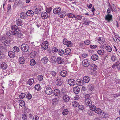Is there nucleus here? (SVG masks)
Masks as SVG:
<instances>
[{
	"label": "nucleus",
	"instance_id": "nucleus-38",
	"mask_svg": "<svg viewBox=\"0 0 120 120\" xmlns=\"http://www.w3.org/2000/svg\"><path fill=\"white\" fill-rule=\"evenodd\" d=\"M13 51L16 52H18L19 51V49L18 47L16 46H15L13 48Z\"/></svg>",
	"mask_w": 120,
	"mask_h": 120
},
{
	"label": "nucleus",
	"instance_id": "nucleus-32",
	"mask_svg": "<svg viewBox=\"0 0 120 120\" xmlns=\"http://www.w3.org/2000/svg\"><path fill=\"white\" fill-rule=\"evenodd\" d=\"M41 60L43 63L46 64L48 61V59L47 57H45L42 58Z\"/></svg>",
	"mask_w": 120,
	"mask_h": 120
},
{
	"label": "nucleus",
	"instance_id": "nucleus-25",
	"mask_svg": "<svg viewBox=\"0 0 120 120\" xmlns=\"http://www.w3.org/2000/svg\"><path fill=\"white\" fill-rule=\"evenodd\" d=\"M91 58L93 60L95 61L98 59V55L96 54H94L92 56Z\"/></svg>",
	"mask_w": 120,
	"mask_h": 120
},
{
	"label": "nucleus",
	"instance_id": "nucleus-26",
	"mask_svg": "<svg viewBox=\"0 0 120 120\" xmlns=\"http://www.w3.org/2000/svg\"><path fill=\"white\" fill-rule=\"evenodd\" d=\"M34 82V80L32 78H30L28 81H27V84L31 86L32 85Z\"/></svg>",
	"mask_w": 120,
	"mask_h": 120
},
{
	"label": "nucleus",
	"instance_id": "nucleus-21",
	"mask_svg": "<svg viewBox=\"0 0 120 120\" xmlns=\"http://www.w3.org/2000/svg\"><path fill=\"white\" fill-rule=\"evenodd\" d=\"M25 62V60L24 58L22 57L19 58V63L21 64H23Z\"/></svg>",
	"mask_w": 120,
	"mask_h": 120
},
{
	"label": "nucleus",
	"instance_id": "nucleus-11",
	"mask_svg": "<svg viewBox=\"0 0 120 120\" xmlns=\"http://www.w3.org/2000/svg\"><path fill=\"white\" fill-rule=\"evenodd\" d=\"M90 69L93 71L96 70L97 69V66L94 64H91L90 67Z\"/></svg>",
	"mask_w": 120,
	"mask_h": 120
},
{
	"label": "nucleus",
	"instance_id": "nucleus-40",
	"mask_svg": "<svg viewBox=\"0 0 120 120\" xmlns=\"http://www.w3.org/2000/svg\"><path fill=\"white\" fill-rule=\"evenodd\" d=\"M21 117L22 119L23 120H27V116L26 115L23 113L22 114Z\"/></svg>",
	"mask_w": 120,
	"mask_h": 120
},
{
	"label": "nucleus",
	"instance_id": "nucleus-30",
	"mask_svg": "<svg viewBox=\"0 0 120 120\" xmlns=\"http://www.w3.org/2000/svg\"><path fill=\"white\" fill-rule=\"evenodd\" d=\"M83 22L84 24L86 25H89L90 23L92 22L91 21H88L86 18H85L83 20Z\"/></svg>",
	"mask_w": 120,
	"mask_h": 120
},
{
	"label": "nucleus",
	"instance_id": "nucleus-29",
	"mask_svg": "<svg viewBox=\"0 0 120 120\" xmlns=\"http://www.w3.org/2000/svg\"><path fill=\"white\" fill-rule=\"evenodd\" d=\"M54 93L55 95L57 96L60 94V92L59 90L56 89L54 90Z\"/></svg>",
	"mask_w": 120,
	"mask_h": 120
},
{
	"label": "nucleus",
	"instance_id": "nucleus-12",
	"mask_svg": "<svg viewBox=\"0 0 120 120\" xmlns=\"http://www.w3.org/2000/svg\"><path fill=\"white\" fill-rule=\"evenodd\" d=\"M112 15H111L108 14L105 16V19L108 22H109L112 19Z\"/></svg>",
	"mask_w": 120,
	"mask_h": 120
},
{
	"label": "nucleus",
	"instance_id": "nucleus-24",
	"mask_svg": "<svg viewBox=\"0 0 120 120\" xmlns=\"http://www.w3.org/2000/svg\"><path fill=\"white\" fill-rule=\"evenodd\" d=\"M85 104L86 105L90 106L92 104V101L90 100H85Z\"/></svg>",
	"mask_w": 120,
	"mask_h": 120
},
{
	"label": "nucleus",
	"instance_id": "nucleus-47",
	"mask_svg": "<svg viewBox=\"0 0 120 120\" xmlns=\"http://www.w3.org/2000/svg\"><path fill=\"white\" fill-rule=\"evenodd\" d=\"M51 61L52 63L56 62V59L55 56H52L51 58Z\"/></svg>",
	"mask_w": 120,
	"mask_h": 120
},
{
	"label": "nucleus",
	"instance_id": "nucleus-52",
	"mask_svg": "<svg viewBox=\"0 0 120 120\" xmlns=\"http://www.w3.org/2000/svg\"><path fill=\"white\" fill-rule=\"evenodd\" d=\"M10 43V41L6 40L4 42V44L5 46L7 45V44H9Z\"/></svg>",
	"mask_w": 120,
	"mask_h": 120
},
{
	"label": "nucleus",
	"instance_id": "nucleus-1",
	"mask_svg": "<svg viewBox=\"0 0 120 120\" xmlns=\"http://www.w3.org/2000/svg\"><path fill=\"white\" fill-rule=\"evenodd\" d=\"M61 96L63 97V100L65 102H67L69 100L70 98L69 96L67 95L66 92L63 91L62 92Z\"/></svg>",
	"mask_w": 120,
	"mask_h": 120
},
{
	"label": "nucleus",
	"instance_id": "nucleus-8",
	"mask_svg": "<svg viewBox=\"0 0 120 120\" xmlns=\"http://www.w3.org/2000/svg\"><path fill=\"white\" fill-rule=\"evenodd\" d=\"M9 57L11 58H13L15 56V53L12 51H9L8 52Z\"/></svg>",
	"mask_w": 120,
	"mask_h": 120
},
{
	"label": "nucleus",
	"instance_id": "nucleus-19",
	"mask_svg": "<svg viewBox=\"0 0 120 120\" xmlns=\"http://www.w3.org/2000/svg\"><path fill=\"white\" fill-rule=\"evenodd\" d=\"M42 18L44 19H46L48 17V15L47 13L45 12H42L41 14Z\"/></svg>",
	"mask_w": 120,
	"mask_h": 120
},
{
	"label": "nucleus",
	"instance_id": "nucleus-53",
	"mask_svg": "<svg viewBox=\"0 0 120 120\" xmlns=\"http://www.w3.org/2000/svg\"><path fill=\"white\" fill-rule=\"evenodd\" d=\"M26 97L27 99L29 100L30 99L32 98L31 94L29 93H28L26 95Z\"/></svg>",
	"mask_w": 120,
	"mask_h": 120
},
{
	"label": "nucleus",
	"instance_id": "nucleus-39",
	"mask_svg": "<svg viewBox=\"0 0 120 120\" xmlns=\"http://www.w3.org/2000/svg\"><path fill=\"white\" fill-rule=\"evenodd\" d=\"M105 49L108 52H111L112 50V48L109 45L106 46L105 47Z\"/></svg>",
	"mask_w": 120,
	"mask_h": 120
},
{
	"label": "nucleus",
	"instance_id": "nucleus-23",
	"mask_svg": "<svg viewBox=\"0 0 120 120\" xmlns=\"http://www.w3.org/2000/svg\"><path fill=\"white\" fill-rule=\"evenodd\" d=\"M60 74L62 77H65L67 75V73L66 71L63 70L61 72Z\"/></svg>",
	"mask_w": 120,
	"mask_h": 120
},
{
	"label": "nucleus",
	"instance_id": "nucleus-4",
	"mask_svg": "<svg viewBox=\"0 0 120 120\" xmlns=\"http://www.w3.org/2000/svg\"><path fill=\"white\" fill-rule=\"evenodd\" d=\"M45 92L47 94L50 95L53 93V90L50 87L48 86L46 89Z\"/></svg>",
	"mask_w": 120,
	"mask_h": 120
},
{
	"label": "nucleus",
	"instance_id": "nucleus-46",
	"mask_svg": "<svg viewBox=\"0 0 120 120\" xmlns=\"http://www.w3.org/2000/svg\"><path fill=\"white\" fill-rule=\"evenodd\" d=\"M11 29L13 30H18V28L17 26L16 25H13L11 26Z\"/></svg>",
	"mask_w": 120,
	"mask_h": 120
},
{
	"label": "nucleus",
	"instance_id": "nucleus-37",
	"mask_svg": "<svg viewBox=\"0 0 120 120\" xmlns=\"http://www.w3.org/2000/svg\"><path fill=\"white\" fill-rule=\"evenodd\" d=\"M20 16L21 18L23 19H25L26 16V13L24 12L21 13L20 14Z\"/></svg>",
	"mask_w": 120,
	"mask_h": 120
},
{
	"label": "nucleus",
	"instance_id": "nucleus-45",
	"mask_svg": "<svg viewBox=\"0 0 120 120\" xmlns=\"http://www.w3.org/2000/svg\"><path fill=\"white\" fill-rule=\"evenodd\" d=\"M69 112L68 110L67 109H64L62 112V114L63 115H66L68 114Z\"/></svg>",
	"mask_w": 120,
	"mask_h": 120
},
{
	"label": "nucleus",
	"instance_id": "nucleus-34",
	"mask_svg": "<svg viewBox=\"0 0 120 120\" xmlns=\"http://www.w3.org/2000/svg\"><path fill=\"white\" fill-rule=\"evenodd\" d=\"M102 112L101 109L98 108H96L95 110V112L98 114H100Z\"/></svg>",
	"mask_w": 120,
	"mask_h": 120
},
{
	"label": "nucleus",
	"instance_id": "nucleus-28",
	"mask_svg": "<svg viewBox=\"0 0 120 120\" xmlns=\"http://www.w3.org/2000/svg\"><path fill=\"white\" fill-rule=\"evenodd\" d=\"M90 79L89 77L87 76H84L83 78V81L85 83H87L89 81Z\"/></svg>",
	"mask_w": 120,
	"mask_h": 120
},
{
	"label": "nucleus",
	"instance_id": "nucleus-5",
	"mask_svg": "<svg viewBox=\"0 0 120 120\" xmlns=\"http://www.w3.org/2000/svg\"><path fill=\"white\" fill-rule=\"evenodd\" d=\"M63 82V79L61 78L57 79L56 81V84L59 86H61Z\"/></svg>",
	"mask_w": 120,
	"mask_h": 120
},
{
	"label": "nucleus",
	"instance_id": "nucleus-48",
	"mask_svg": "<svg viewBox=\"0 0 120 120\" xmlns=\"http://www.w3.org/2000/svg\"><path fill=\"white\" fill-rule=\"evenodd\" d=\"M25 96V94L23 93H21L19 96V98L20 99H22L24 98Z\"/></svg>",
	"mask_w": 120,
	"mask_h": 120
},
{
	"label": "nucleus",
	"instance_id": "nucleus-6",
	"mask_svg": "<svg viewBox=\"0 0 120 120\" xmlns=\"http://www.w3.org/2000/svg\"><path fill=\"white\" fill-rule=\"evenodd\" d=\"M61 8L60 7H57L54 9L53 13L55 14H59L61 11Z\"/></svg>",
	"mask_w": 120,
	"mask_h": 120
},
{
	"label": "nucleus",
	"instance_id": "nucleus-14",
	"mask_svg": "<svg viewBox=\"0 0 120 120\" xmlns=\"http://www.w3.org/2000/svg\"><path fill=\"white\" fill-rule=\"evenodd\" d=\"M83 81L81 79H78L76 81V84L78 85L81 86L83 84Z\"/></svg>",
	"mask_w": 120,
	"mask_h": 120
},
{
	"label": "nucleus",
	"instance_id": "nucleus-18",
	"mask_svg": "<svg viewBox=\"0 0 120 120\" xmlns=\"http://www.w3.org/2000/svg\"><path fill=\"white\" fill-rule=\"evenodd\" d=\"M71 53V49L69 48H68L65 49L64 52V54L68 55H70Z\"/></svg>",
	"mask_w": 120,
	"mask_h": 120
},
{
	"label": "nucleus",
	"instance_id": "nucleus-44",
	"mask_svg": "<svg viewBox=\"0 0 120 120\" xmlns=\"http://www.w3.org/2000/svg\"><path fill=\"white\" fill-rule=\"evenodd\" d=\"M58 54L60 56H62L64 53V51L62 49H60L58 51Z\"/></svg>",
	"mask_w": 120,
	"mask_h": 120
},
{
	"label": "nucleus",
	"instance_id": "nucleus-57",
	"mask_svg": "<svg viewBox=\"0 0 120 120\" xmlns=\"http://www.w3.org/2000/svg\"><path fill=\"white\" fill-rule=\"evenodd\" d=\"M68 41L66 39L64 38L63 40V43L66 45L67 44Z\"/></svg>",
	"mask_w": 120,
	"mask_h": 120
},
{
	"label": "nucleus",
	"instance_id": "nucleus-49",
	"mask_svg": "<svg viewBox=\"0 0 120 120\" xmlns=\"http://www.w3.org/2000/svg\"><path fill=\"white\" fill-rule=\"evenodd\" d=\"M90 109L92 110H95L96 109V107L94 105H92L89 106Z\"/></svg>",
	"mask_w": 120,
	"mask_h": 120
},
{
	"label": "nucleus",
	"instance_id": "nucleus-50",
	"mask_svg": "<svg viewBox=\"0 0 120 120\" xmlns=\"http://www.w3.org/2000/svg\"><path fill=\"white\" fill-rule=\"evenodd\" d=\"M58 51V49L56 47L53 48L52 50V52L54 53H56Z\"/></svg>",
	"mask_w": 120,
	"mask_h": 120
},
{
	"label": "nucleus",
	"instance_id": "nucleus-59",
	"mask_svg": "<svg viewBox=\"0 0 120 120\" xmlns=\"http://www.w3.org/2000/svg\"><path fill=\"white\" fill-rule=\"evenodd\" d=\"M11 10V7L10 5H9V6L7 8V12H10Z\"/></svg>",
	"mask_w": 120,
	"mask_h": 120
},
{
	"label": "nucleus",
	"instance_id": "nucleus-63",
	"mask_svg": "<svg viewBox=\"0 0 120 120\" xmlns=\"http://www.w3.org/2000/svg\"><path fill=\"white\" fill-rule=\"evenodd\" d=\"M90 41L88 40H86L84 41V43L86 45H88L90 43Z\"/></svg>",
	"mask_w": 120,
	"mask_h": 120
},
{
	"label": "nucleus",
	"instance_id": "nucleus-36",
	"mask_svg": "<svg viewBox=\"0 0 120 120\" xmlns=\"http://www.w3.org/2000/svg\"><path fill=\"white\" fill-rule=\"evenodd\" d=\"M36 54V52L35 51L33 52H31L30 54V57L33 58L35 57Z\"/></svg>",
	"mask_w": 120,
	"mask_h": 120
},
{
	"label": "nucleus",
	"instance_id": "nucleus-60",
	"mask_svg": "<svg viewBox=\"0 0 120 120\" xmlns=\"http://www.w3.org/2000/svg\"><path fill=\"white\" fill-rule=\"evenodd\" d=\"M32 120H39V117L38 116H34L33 117Z\"/></svg>",
	"mask_w": 120,
	"mask_h": 120
},
{
	"label": "nucleus",
	"instance_id": "nucleus-9",
	"mask_svg": "<svg viewBox=\"0 0 120 120\" xmlns=\"http://www.w3.org/2000/svg\"><path fill=\"white\" fill-rule=\"evenodd\" d=\"M47 43V42L45 41L41 45V48L43 49L44 50H46L48 48V45Z\"/></svg>",
	"mask_w": 120,
	"mask_h": 120
},
{
	"label": "nucleus",
	"instance_id": "nucleus-3",
	"mask_svg": "<svg viewBox=\"0 0 120 120\" xmlns=\"http://www.w3.org/2000/svg\"><path fill=\"white\" fill-rule=\"evenodd\" d=\"M83 65L84 67H87L90 64V63L89 61L87 59L84 60L82 62Z\"/></svg>",
	"mask_w": 120,
	"mask_h": 120
},
{
	"label": "nucleus",
	"instance_id": "nucleus-2",
	"mask_svg": "<svg viewBox=\"0 0 120 120\" xmlns=\"http://www.w3.org/2000/svg\"><path fill=\"white\" fill-rule=\"evenodd\" d=\"M21 48L22 51L27 52L29 49V46L28 45L26 44H23L21 45Z\"/></svg>",
	"mask_w": 120,
	"mask_h": 120
},
{
	"label": "nucleus",
	"instance_id": "nucleus-15",
	"mask_svg": "<svg viewBox=\"0 0 120 120\" xmlns=\"http://www.w3.org/2000/svg\"><path fill=\"white\" fill-rule=\"evenodd\" d=\"M64 62V60L60 57H57L56 58V62L59 64H63Z\"/></svg>",
	"mask_w": 120,
	"mask_h": 120
},
{
	"label": "nucleus",
	"instance_id": "nucleus-22",
	"mask_svg": "<svg viewBox=\"0 0 120 120\" xmlns=\"http://www.w3.org/2000/svg\"><path fill=\"white\" fill-rule=\"evenodd\" d=\"M0 67L4 69H6L7 67V65L6 63L3 62L0 66Z\"/></svg>",
	"mask_w": 120,
	"mask_h": 120
},
{
	"label": "nucleus",
	"instance_id": "nucleus-16",
	"mask_svg": "<svg viewBox=\"0 0 120 120\" xmlns=\"http://www.w3.org/2000/svg\"><path fill=\"white\" fill-rule=\"evenodd\" d=\"M34 14V12L32 10H29L26 12V14L27 16H31Z\"/></svg>",
	"mask_w": 120,
	"mask_h": 120
},
{
	"label": "nucleus",
	"instance_id": "nucleus-41",
	"mask_svg": "<svg viewBox=\"0 0 120 120\" xmlns=\"http://www.w3.org/2000/svg\"><path fill=\"white\" fill-rule=\"evenodd\" d=\"M100 115H101L103 117L105 118L108 116V115L107 113L104 112H101Z\"/></svg>",
	"mask_w": 120,
	"mask_h": 120
},
{
	"label": "nucleus",
	"instance_id": "nucleus-54",
	"mask_svg": "<svg viewBox=\"0 0 120 120\" xmlns=\"http://www.w3.org/2000/svg\"><path fill=\"white\" fill-rule=\"evenodd\" d=\"M90 95L88 94H86L85 96V100H89L90 99Z\"/></svg>",
	"mask_w": 120,
	"mask_h": 120
},
{
	"label": "nucleus",
	"instance_id": "nucleus-56",
	"mask_svg": "<svg viewBox=\"0 0 120 120\" xmlns=\"http://www.w3.org/2000/svg\"><path fill=\"white\" fill-rule=\"evenodd\" d=\"M80 89L78 86H75V94H78L79 92Z\"/></svg>",
	"mask_w": 120,
	"mask_h": 120
},
{
	"label": "nucleus",
	"instance_id": "nucleus-61",
	"mask_svg": "<svg viewBox=\"0 0 120 120\" xmlns=\"http://www.w3.org/2000/svg\"><path fill=\"white\" fill-rule=\"evenodd\" d=\"M94 88V86L90 84L88 86V88L89 90H92Z\"/></svg>",
	"mask_w": 120,
	"mask_h": 120
},
{
	"label": "nucleus",
	"instance_id": "nucleus-62",
	"mask_svg": "<svg viewBox=\"0 0 120 120\" xmlns=\"http://www.w3.org/2000/svg\"><path fill=\"white\" fill-rule=\"evenodd\" d=\"M87 56V54H86L84 53L81 55V57L83 59L86 57Z\"/></svg>",
	"mask_w": 120,
	"mask_h": 120
},
{
	"label": "nucleus",
	"instance_id": "nucleus-31",
	"mask_svg": "<svg viewBox=\"0 0 120 120\" xmlns=\"http://www.w3.org/2000/svg\"><path fill=\"white\" fill-rule=\"evenodd\" d=\"M41 9L40 8H37L35 9V13L36 14H38L41 13Z\"/></svg>",
	"mask_w": 120,
	"mask_h": 120
},
{
	"label": "nucleus",
	"instance_id": "nucleus-13",
	"mask_svg": "<svg viewBox=\"0 0 120 120\" xmlns=\"http://www.w3.org/2000/svg\"><path fill=\"white\" fill-rule=\"evenodd\" d=\"M110 6V9L112 12L114 11L116 13L117 12V11L116 7L114 6V4H112Z\"/></svg>",
	"mask_w": 120,
	"mask_h": 120
},
{
	"label": "nucleus",
	"instance_id": "nucleus-10",
	"mask_svg": "<svg viewBox=\"0 0 120 120\" xmlns=\"http://www.w3.org/2000/svg\"><path fill=\"white\" fill-rule=\"evenodd\" d=\"M68 84L71 86H74L75 83V80L72 79H71L68 80Z\"/></svg>",
	"mask_w": 120,
	"mask_h": 120
},
{
	"label": "nucleus",
	"instance_id": "nucleus-55",
	"mask_svg": "<svg viewBox=\"0 0 120 120\" xmlns=\"http://www.w3.org/2000/svg\"><path fill=\"white\" fill-rule=\"evenodd\" d=\"M5 55L4 54L1 52H0V60H1L4 58Z\"/></svg>",
	"mask_w": 120,
	"mask_h": 120
},
{
	"label": "nucleus",
	"instance_id": "nucleus-64",
	"mask_svg": "<svg viewBox=\"0 0 120 120\" xmlns=\"http://www.w3.org/2000/svg\"><path fill=\"white\" fill-rule=\"evenodd\" d=\"M67 16L69 18H73L75 17V15L72 13H69L67 15Z\"/></svg>",
	"mask_w": 120,
	"mask_h": 120
},
{
	"label": "nucleus",
	"instance_id": "nucleus-33",
	"mask_svg": "<svg viewBox=\"0 0 120 120\" xmlns=\"http://www.w3.org/2000/svg\"><path fill=\"white\" fill-rule=\"evenodd\" d=\"M58 101V99L57 98H54L53 99L52 101V104L53 105H55L57 103Z\"/></svg>",
	"mask_w": 120,
	"mask_h": 120
},
{
	"label": "nucleus",
	"instance_id": "nucleus-17",
	"mask_svg": "<svg viewBox=\"0 0 120 120\" xmlns=\"http://www.w3.org/2000/svg\"><path fill=\"white\" fill-rule=\"evenodd\" d=\"M16 24L19 26H21L22 25L23 22L22 20L20 19L17 20L16 21Z\"/></svg>",
	"mask_w": 120,
	"mask_h": 120
},
{
	"label": "nucleus",
	"instance_id": "nucleus-42",
	"mask_svg": "<svg viewBox=\"0 0 120 120\" xmlns=\"http://www.w3.org/2000/svg\"><path fill=\"white\" fill-rule=\"evenodd\" d=\"M35 89L37 90H40L41 88L39 84L36 85L35 86Z\"/></svg>",
	"mask_w": 120,
	"mask_h": 120
},
{
	"label": "nucleus",
	"instance_id": "nucleus-7",
	"mask_svg": "<svg viewBox=\"0 0 120 120\" xmlns=\"http://www.w3.org/2000/svg\"><path fill=\"white\" fill-rule=\"evenodd\" d=\"M105 39L104 37H99L98 38V42L101 44H102L105 42Z\"/></svg>",
	"mask_w": 120,
	"mask_h": 120
},
{
	"label": "nucleus",
	"instance_id": "nucleus-27",
	"mask_svg": "<svg viewBox=\"0 0 120 120\" xmlns=\"http://www.w3.org/2000/svg\"><path fill=\"white\" fill-rule=\"evenodd\" d=\"M19 105L22 107H24L25 103L22 100H20L19 102Z\"/></svg>",
	"mask_w": 120,
	"mask_h": 120
},
{
	"label": "nucleus",
	"instance_id": "nucleus-35",
	"mask_svg": "<svg viewBox=\"0 0 120 120\" xmlns=\"http://www.w3.org/2000/svg\"><path fill=\"white\" fill-rule=\"evenodd\" d=\"M105 51L101 49L98 50L97 51V53L99 55H102L104 53Z\"/></svg>",
	"mask_w": 120,
	"mask_h": 120
},
{
	"label": "nucleus",
	"instance_id": "nucleus-43",
	"mask_svg": "<svg viewBox=\"0 0 120 120\" xmlns=\"http://www.w3.org/2000/svg\"><path fill=\"white\" fill-rule=\"evenodd\" d=\"M30 64L31 65H34L36 64L35 60L33 59H31L30 61Z\"/></svg>",
	"mask_w": 120,
	"mask_h": 120
},
{
	"label": "nucleus",
	"instance_id": "nucleus-51",
	"mask_svg": "<svg viewBox=\"0 0 120 120\" xmlns=\"http://www.w3.org/2000/svg\"><path fill=\"white\" fill-rule=\"evenodd\" d=\"M111 60L113 61H115L116 60V56L114 55H112L111 56Z\"/></svg>",
	"mask_w": 120,
	"mask_h": 120
},
{
	"label": "nucleus",
	"instance_id": "nucleus-58",
	"mask_svg": "<svg viewBox=\"0 0 120 120\" xmlns=\"http://www.w3.org/2000/svg\"><path fill=\"white\" fill-rule=\"evenodd\" d=\"M38 80L41 81L43 79V76L42 75H39L38 76Z\"/></svg>",
	"mask_w": 120,
	"mask_h": 120
},
{
	"label": "nucleus",
	"instance_id": "nucleus-20",
	"mask_svg": "<svg viewBox=\"0 0 120 120\" xmlns=\"http://www.w3.org/2000/svg\"><path fill=\"white\" fill-rule=\"evenodd\" d=\"M66 15V14L64 11H61L58 14L60 18H63L65 17Z\"/></svg>",
	"mask_w": 120,
	"mask_h": 120
}]
</instances>
